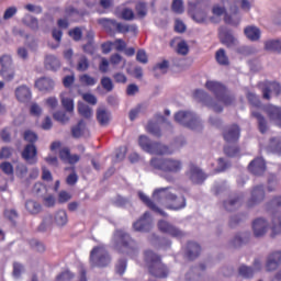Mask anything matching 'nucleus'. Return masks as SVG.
<instances>
[{"instance_id":"obj_1","label":"nucleus","mask_w":281,"mask_h":281,"mask_svg":"<svg viewBox=\"0 0 281 281\" xmlns=\"http://www.w3.org/2000/svg\"><path fill=\"white\" fill-rule=\"evenodd\" d=\"M205 87L215 97L214 101H210L207 103V106L213 109L215 113H221V111H223V106L232 104L234 98L227 93V89H225V86L221 82L209 80L206 81Z\"/></svg>"},{"instance_id":"obj_2","label":"nucleus","mask_w":281,"mask_h":281,"mask_svg":"<svg viewBox=\"0 0 281 281\" xmlns=\"http://www.w3.org/2000/svg\"><path fill=\"white\" fill-rule=\"evenodd\" d=\"M154 201L168 207V210H183L186 207V198L177 195V190L161 188L154 191Z\"/></svg>"},{"instance_id":"obj_3","label":"nucleus","mask_w":281,"mask_h":281,"mask_svg":"<svg viewBox=\"0 0 281 281\" xmlns=\"http://www.w3.org/2000/svg\"><path fill=\"white\" fill-rule=\"evenodd\" d=\"M153 168L161 170V172H169L170 175H177L183 170V162L180 159L167 158V159H151Z\"/></svg>"},{"instance_id":"obj_4","label":"nucleus","mask_w":281,"mask_h":281,"mask_svg":"<svg viewBox=\"0 0 281 281\" xmlns=\"http://www.w3.org/2000/svg\"><path fill=\"white\" fill-rule=\"evenodd\" d=\"M145 262L151 276L156 278H166V276H168V269H166V266L161 263L159 256L155 255V252L147 250L145 252Z\"/></svg>"},{"instance_id":"obj_5","label":"nucleus","mask_w":281,"mask_h":281,"mask_svg":"<svg viewBox=\"0 0 281 281\" xmlns=\"http://www.w3.org/2000/svg\"><path fill=\"white\" fill-rule=\"evenodd\" d=\"M69 223V216L67 215V211L58 210L54 213V215L46 216L42 224L40 225L41 232H45V229H49L52 225H56V227H65Z\"/></svg>"},{"instance_id":"obj_6","label":"nucleus","mask_w":281,"mask_h":281,"mask_svg":"<svg viewBox=\"0 0 281 281\" xmlns=\"http://www.w3.org/2000/svg\"><path fill=\"white\" fill-rule=\"evenodd\" d=\"M138 145L145 153H149V155H170L172 153L167 146L150 142L146 135L139 136Z\"/></svg>"},{"instance_id":"obj_7","label":"nucleus","mask_w":281,"mask_h":281,"mask_svg":"<svg viewBox=\"0 0 281 281\" xmlns=\"http://www.w3.org/2000/svg\"><path fill=\"white\" fill-rule=\"evenodd\" d=\"M110 262L111 257H109V252L104 245H99L91 250L90 263L92 267H108Z\"/></svg>"},{"instance_id":"obj_8","label":"nucleus","mask_w":281,"mask_h":281,"mask_svg":"<svg viewBox=\"0 0 281 281\" xmlns=\"http://www.w3.org/2000/svg\"><path fill=\"white\" fill-rule=\"evenodd\" d=\"M175 120L178 122V124L187 126L192 131H199V128H201V121L192 112H178L175 115Z\"/></svg>"},{"instance_id":"obj_9","label":"nucleus","mask_w":281,"mask_h":281,"mask_svg":"<svg viewBox=\"0 0 281 281\" xmlns=\"http://www.w3.org/2000/svg\"><path fill=\"white\" fill-rule=\"evenodd\" d=\"M247 98L250 104H252L251 114H252V117H256V120L258 121L260 133H267V128H268L267 121L260 114V112H258V109H260V100L254 92H249L247 94Z\"/></svg>"},{"instance_id":"obj_10","label":"nucleus","mask_w":281,"mask_h":281,"mask_svg":"<svg viewBox=\"0 0 281 281\" xmlns=\"http://www.w3.org/2000/svg\"><path fill=\"white\" fill-rule=\"evenodd\" d=\"M50 150H53V153H55V150H59V157L61 161H64L65 164H70L74 166V164H78V161H80V157L76 154L71 155V153L69 151V148L67 147L60 148V142H54L50 145Z\"/></svg>"},{"instance_id":"obj_11","label":"nucleus","mask_w":281,"mask_h":281,"mask_svg":"<svg viewBox=\"0 0 281 281\" xmlns=\"http://www.w3.org/2000/svg\"><path fill=\"white\" fill-rule=\"evenodd\" d=\"M238 8L248 11L251 8V3L248 0H236L234 4L231 7L232 15L226 14L224 18L225 23H229L231 25L238 24V20H234L236 19V14H238Z\"/></svg>"},{"instance_id":"obj_12","label":"nucleus","mask_w":281,"mask_h":281,"mask_svg":"<svg viewBox=\"0 0 281 281\" xmlns=\"http://www.w3.org/2000/svg\"><path fill=\"white\" fill-rule=\"evenodd\" d=\"M189 14L191 19L195 21V23H210V21L214 22L213 18L207 16V13L203 10L196 11V4L189 2Z\"/></svg>"},{"instance_id":"obj_13","label":"nucleus","mask_w":281,"mask_h":281,"mask_svg":"<svg viewBox=\"0 0 281 281\" xmlns=\"http://www.w3.org/2000/svg\"><path fill=\"white\" fill-rule=\"evenodd\" d=\"M269 232V222L265 217L256 218L252 222V234L256 238H262Z\"/></svg>"},{"instance_id":"obj_14","label":"nucleus","mask_w":281,"mask_h":281,"mask_svg":"<svg viewBox=\"0 0 281 281\" xmlns=\"http://www.w3.org/2000/svg\"><path fill=\"white\" fill-rule=\"evenodd\" d=\"M260 89L262 91L265 100H270L271 95H280L281 87L278 82H263L260 83Z\"/></svg>"},{"instance_id":"obj_15","label":"nucleus","mask_w":281,"mask_h":281,"mask_svg":"<svg viewBox=\"0 0 281 281\" xmlns=\"http://www.w3.org/2000/svg\"><path fill=\"white\" fill-rule=\"evenodd\" d=\"M158 228L160 229V232H164V234H169V236H173V238H183V232L166 221H160L158 223Z\"/></svg>"},{"instance_id":"obj_16","label":"nucleus","mask_w":281,"mask_h":281,"mask_svg":"<svg viewBox=\"0 0 281 281\" xmlns=\"http://www.w3.org/2000/svg\"><path fill=\"white\" fill-rule=\"evenodd\" d=\"M187 177H189L193 183H203V181L206 179L205 173H203V171L194 165L190 166Z\"/></svg>"},{"instance_id":"obj_17","label":"nucleus","mask_w":281,"mask_h":281,"mask_svg":"<svg viewBox=\"0 0 281 281\" xmlns=\"http://www.w3.org/2000/svg\"><path fill=\"white\" fill-rule=\"evenodd\" d=\"M281 262V250L272 251L267 259L266 268L268 271H276L280 267Z\"/></svg>"},{"instance_id":"obj_18","label":"nucleus","mask_w":281,"mask_h":281,"mask_svg":"<svg viewBox=\"0 0 281 281\" xmlns=\"http://www.w3.org/2000/svg\"><path fill=\"white\" fill-rule=\"evenodd\" d=\"M113 243L115 244V247H128L133 240H131V237L128 234L124 233L123 231H116L113 237Z\"/></svg>"},{"instance_id":"obj_19","label":"nucleus","mask_w":281,"mask_h":281,"mask_svg":"<svg viewBox=\"0 0 281 281\" xmlns=\"http://www.w3.org/2000/svg\"><path fill=\"white\" fill-rule=\"evenodd\" d=\"M240 137V128L238 125L227 127L224 132V139L227 144H236V140Z\"/></svg>"},{"instance_id":"obj_20","label":"nucleus","mask_w":281,"mask_h":281,"mask_svg":"<svg viewBox=\"0 0 281 281\" xmlns=\"http://www.w3.org/2000/svg\"><path fill=\"white\" fill-rule=\"evenodd\" d=\"M15 98L18 102H30L32 100V90L27 86H19L15 89Z\"/></svg>"},{"instance_id":"obj_21","label":"nucleus","mask_w":281,"mask_h":281,"mask_svg":"<svg viewBox=\"0 0 281 281\" xmlns=\"http://www.w3.org/2000/svg\"><path fill=\"white\" fill-rule=\"evenodd\" d=\"M36 146L34 145H26L24 150L22 151V157L27 161V164H36L38 161L37 158Z\"/></svg>"},{"instance_id":"obj_22","label":"nucleus","mask_w":281,"mask_h":281,"mask_svg":"<svg viewBox=\"0 0 281 281\" xmlns=\"http://www.w3.org/2000/svg\"><path fill=\"white\" fill-rule=\"evenodd\" d=\"M262 268V262L260 260H256L254 263V268L247 267V266H241L239 268V276L241 278H251L256 271H260Z\"/></svg>"},{"instance_id":"obj_23","label":"nucleus","mask_w":281,"mask_h":281,"mask_svg":"<svg viewBox=\"0 0 281 281\" xmlns=\"http://www.w3.org/2000/svg\"><path fill=\"white\" fill-rule=\"evenodd\" d=\"M135 232H148L150 229V214L145 213L140 220L133 225Z\"/></svg>"},{"instance_id":"obj_24","label":"nucleus","mask_w":281,"mask_h":281,"mask_svg":"<svg viewBox=\"0 0 281 281\" xmlns=\"http://www.w3.org/2000/svg\"><path fill=\"white\" fill-rule=\"evenodd\" d=\"M61 100V105L68 113H74V98L71 97V92L69 91H64L59 95Z\"/></svg>"},{"instance_id":"obj_25","label":"nucleus","mask_w":281,"mask_h":281,"mask_svg":"<svg viewBox=\"0 0 281 281\" xmlns=\"http://www.w3.org/2000/svg\"><path fill=\"white\" fill-rule=\"evenodd\" d=\"M266 113L277 126H281V109L274 105H268L266 108Z\"/></svg>"},{"instance_id":"obj_26","label":"nucleus","mask_w":281,"mask_h":281,"mask_svg":"<svg viewBox=\"0 0 281 281\" xmlns=\"http://www.w3.org/2000/svg\"><path fill=\"white\" fill-rule=\"evenodd\" d=\"M54 80L47 77L40 78L35 81V87L40 91H53L54 90Z\"/></svg>"},{"instance_id":"obj_27","label":"nucleus","mask_w":281,"mask_h":281,"mask_svg":"<svg viewBox=\"0 0 281 281\" xmlns=\"http://www.w3.org/2000/svg\"><path fill=\"white\" fill-rule=\"evenodd\" d=\"M248 169L250 170V172H252V175H262V172H265L266 170L265 159L257 158L252 160L249 164Z\"/></svg>"},{"instance_id":"obj_28","label":"nucleus","mask_w":281,"mask_h":281,"mask_svg":"<svg viewBox=\"0 0 281 281\" xmlns=\"http://www.w3.org/2000/svg\"><path fill=\"white\" fill-rule=\"evenodd\" d=\"M220 38L224 45H227V47L236 45V38H234V35H232V33L227 32L226 27L220 29Z\"/></svg>"},{"instance_id":"obj_29","label":"nucleus","mask_w":281,"mask_h":281,"mask_svg":"<svg viewBox=\"0 0 281 281\" xmlns=\"http://www.w3.org/2000/svg\"><path fill=\"white\" fill-rule=\"evenodd\" d=\"M262 199H265V189H262V187H256L251 191L249 205H255V203H260Z\"/></svg>"},{"instance_id":"obj_30","label":"nucleus","mask_w":281,"mask_h":281,"mask_svg":"<svg viewBox=\"0 0 281 281\" xmlns=\"http://www.w3.org/2000/svg\"><path fill=\"white\" fill-rule=\"evenodd\" d=\"M97 120L99 124H101V126H106V124L111 122V113H109V111H106L105 109L101 108L97 111Z\"/></svg>"},{"instance_id":"obj_31","label":"nucleus","mask_w":281,"mask_h":281,"mask_svg":"<svg viewBox=\"0 0 281 281\" xmlns=\"http://www.w3.org/2000/svg\"><path fill=\"white\" fill-rule=\"evenodd\" d=\"M138 196L140 199V201H143V203H145V205L149 206L150 210H154V212H158V214H160L161 216H166V213L161 210H159L155 203H153V201H150V199L144 194V192L139 191L138 192Z\"/></svg>"},{"instance_id":"obj_32","label":"nucleus","mask_w":281,"mask_h":281,"mask_svg":"<svg viewBox=\"0 0 281 281\" xmlns=\"http://www.w3.org/2000/svg\"><path fill=\"white\" fill-rule=\"evenodd\" d=\"M244 34L249 41H260V29L256 26H247Z\"/></svg>"},{"instance_id":"obj_33","label":"nucleus","mask_w":281,"mask_h":281,"mask_svg":"<svg viewBox=\"0 0 281 281\" xmlns=\"http://www.w3.org/2000/svg\"><path fill=\"white\" fill-rule=\"evenodd\" d=\"M45 67L46 69H50V71H56V69L60 68V60L54 55H47L45 58Z\"/></svg>"},{"instance_id":"obj_34","label":"nucleus","mask_w":281,"mask_h":281,"mask_svg":"<svg viewBox=\"0 0 281 281\" xmlns=\"http://www.w3.org/2000/svg\"><path fill=\"white\" fill-rule=\"evenodd\" d=\"M201 254V246L196 243H189L187 247V256L190 260H194Z\"/></svg>"},{"instance_id":"obj_35","label":"nucleus","mask_w":281,"mask_h":281,"mask_svg":"<svg viewBox=\"0 0 281 281\" xmlns=\"http://www.w3.org/2000/svg\"><path fill=\"white\" fill-rule=\"evenodd\" d=\"M271 236H278L281 234V214L277 213L272 217Z\"/></svg>"},{"instance_id":"obj_36","label":"nucleus","mask_w":281,"mask_h":281,"mask_svg":"<svg viewBox=\"0 0 281 281\" xmlns=\"http://www.w3.org/2000/svg\"><path fill=\"white\" fill-rule=\"evenodd\" d=\"M0 76L7 82H12V79L16 76V70L14 69V66L11 68L0 69Z\"/></svg>"},{"instance_id":"obj_37","label":"nucleus","mask_w":281,"mask_h":281,"mask_svg":"<svg viewBox=\"0 0 281 281\" xmlns=\"http://www.w3.org/2000/svg\"><path fill=\"white\" fill-rule=\"evenodd\" d=\"M114 30H117L121 34H126V32H137V26L115 22Z\"/></svg>"},{"instance_id":"obj_38","label":"nucleus","mask_w":281,"mask_h":281,"mask_svg":"<svg viewBox=\"0 0 281 281\" xmlns=\"http://www.w3.org/2000/svg\"><path fill=\"white\" fill-rule=\"evenodd\" d=\"M78 111L79 113L82 115V117H92L93 116V110H91V108H89V105L79 102L78 103Z\"/></svg>"},{"instance_id":"obj_39","label":"nucleus","mask_w":281,"mask_h":281,"mask_svg":"<svg viewBox=\"0 0 281 281\" xmlns=\"http://www.w3.org/2000/svg\"><path fill=\"white\" fill-rule=\"evenodd\" d=\"M0 65H1V69H8L11 67H14V61L12 60V55H2L0 57Z\"/></svg>"},{"instance_id":"obj_40","label":"nucleus","mask_w":281,"mask_h":281,"mask_svg":"<svg viewBox=\"0 0 281 281\" xmlns=\"http://www.w3.org/2000/svg\"><path fill=\"white\" fill-rule=\"evenodd\" d=\"M99 25H102L106 32H111V30H115V20L102 18L98 20Z\"/></svg>"},{"instance_id":"obj_41","label":"nucleus","mask_w":281,"mask_h":281,"mask_svg":"<svg viewBox=\"0 0 281 281\" xmlns=\"http://www.w3.org/2000/svg\"><path fill=\"white\" fill-rule=\"evenodd\" d=\"M79 82H81V85H85L86 87H93L98 83V79L86 74L79 77Z\"/></svg>"},{"instance_id":"obj_42","label":"nucleus","mask_w":281,"mask_h":281,"mask_svg":"<svg viewBox=\"0 0 281 281\" xmlns=\"http://www.w3.org/2000/svg\"><path fill=\"white\" fill-rule=\"evenodd\" d=\"M25 209L30 214H38L41 212V204H38L36 201L29 200L25 203Z\"/></svg>"},{"instance_id":"obj_43","label":"nucleus","mask_w":281,"mask_h":281,"mask_svg":"<svg viewBox=\"0 0 281 281\" xmlns=\"http://www.w3.org/2000/svg\"><path fill=\"white\" fill-rule=\"evenodd\" d=\"M85 131H87V126L83 121H80L76 126L72 127L74 137H82L85 135Z\"/></svg>"},{"instance_id":"obj_44","label":"nucleus","mask_w":281,"mask_h":281,"mask_svg":"<svg viewBox=\"0 0 281 281\" xmlns=\"http://www.w3.org/2000/svg\"><path fill=\"white\" fill-rule=\"evenodd\" d=\"M168 67H169L168 60H162L154 67V71L156 76H159L161 74H167Z\"/></svg>"},{"instance_id":"obj_45","label":"nucleus","mask_w":281,"mask_h":281,"mask_svg":"<svg viewBox=\"0 0 281 281\" xmlns=\"http://www.w3.org/2000/svg\"><path fill=\"white\" fill-rule=\"evenodd\" d=\"M23 24L31 27V30H36L38 27V20L32 15H25Z\"/></svg>"},{"instance_id":"obj_46","label":"nucleus","mask_w":281,"mask_h":281,"mask_svg":"<svg viewBox=\"0 0 281 281\" xmlns=\"http://www.w3.org/2000/svg\"><path fill=\"white\" fill-rule=\"evenodd\" d=\"M53 117L56 120V122H60V124H67V122H69V116H67V113L63 111L55 112Z\"/></svg>"},{"instance_id":"obj_47","label":"nucleus","mask_w":281,"mask_h":281,"mask_svg":"<svg viewBox=\"0 0 281 281\" xmlns=\"http://www.w3.org/2000/svg\"><path fill=\"white\" fill-rule=\"evenodd\" d=\"M44 104L45 106H47V109H49L50 111H54L55 109L58 108V98L49 97L45 99Z\"/></svg>"},{"instance_id":"obj_48","label":"nucleus","mask_w":281,"mask_h":281,"mask_svg":"<svg viewBox=\"0 0 281 281\" xmlns=\"http://www.w3.org/2000/svg\"><path fill=\"white\" fill-rule=\"evenodd\" d=\"M171 10L176 12V14H183V0H173L171 4Z\"/></svg>"},{"instance_id":"obj_49","label":"nucleus","mask_w":281,"mask_h":281,"mask_svg":"<svg viewBox=\"0 0 281 281\" xmlns=\"http://www.w3.org/2000/svg\"><path fill=\"white\" fill-rule=\"evenodd\" d=\"M216 60L220 65H228L229 59L227 58V55L225 54L224 49H220L216 52Z\"/></svg>"},{"instance_id":"obj_50","label":"nucleus","mask_w":281,"mask_h":281,"mask_svg":"<svg viewBox=\"0 0 281 281\" xmlns=\"http://www.w3.org/2000/svg\"><path fill=\"white\" fill-rule=\"evenodd\" d=\"M101 87L105 91H113V80H111V78H109V77H103L101 79Z\"/></svg>"},{"instance_id":"obj_51","label":"nucleus","mask_w":281,"mask_h":281,"mask_svg":"<svg viewBox=\"0 0 281 281\" xmlns=\"http://www.w3.org/2000/svg\"><path fill=\"white\" fill-rule=\"evenodd\" d=\"M146 130L148 133H151V135H161V132L159 131V125L155 122H149L146 126Z\"/></svg>"},{"instance_id":"obj_52","label":"nucleus","mask_w":281,"mask_h":281,"mask_svg":"<svg viewBox=\"0 0 281 281\" xmlns=\"http://www.w3.org/2000/svg\"><path fill=\"white\" fill-rule=\"evenodd\" d=\"M121 19H124L125 21H133V19H135V13L133 10L125 8L121 12Z\"/></svg>"},{"instance_id":"obj_53","label":"nucleus","mask_w":281,"mask_h":281,"mask_svg":"<svg viewBox=\"0 0 281 281\" xmlns=\"http://www.w3.org/2000/svg\"><path fill=\"white\" fill-rule=\"evenodd\" d=\"M238 205H240L238 199H231L224 203V207H226V210H228L229 212H232V210H236Z\"/></svg>"},{"instance_id":"obj_54","label":"nucleus","mask_w":281,"mask_h":281,"mask_svg":"<svg viewBox=\"0 0 281 281\" xmlns=\"http://www.w3.org/2000/svg\"><path fill=\"white\" fill-rule=\"evenodd\" d=\"M110 63L111 65H120V63H123V68L126 67V60H124L122 58V56H120V54H114L110 57Z\"/></svg>"},{"instance_id":"obj_55","label":"nucleus","mask_w":281,"mask_h":281,"mask_svg":"<svg viewBox=\"0 0 281 281\" xmlns=\"http://www.w3.org/2000/svg\"><path fill=\"white\" fill-rule=\"evenodd\" d=\"M24 139L25 142H30V144H34V142H37L38 136L32 131H26L24 132Z\"/></svg>"},{"instance_id":"obj_56","label":"nucleus","mask_w":281,"mask_h":281,"mask_svg":"<svg viewBox=\"0 0 281 281\" xmlns=\"http://www.w3.org/2000/svg\"><path fill=\"white\" fill-rule=\"evenodd\" d=\"M0 169L4 175H13L14 173V167H12V164L10 162H2L0 165Z\"/></svg>"},{"instance_id":"obj_57","label":"nucleus","mask_w":281,"mask_h":281,"mask_svg":"<svg viewBox=\"0 0 281 281\" xmlns=\"http://www.w3.org/2000/svg\"><path fill=\"white\" fill-rule=\"evenodd\" d=\"M278 40H269L265 43V49L268 52H277Z\"/></svg>"},{"instance_id":"obj_58","label":"nucleus","mask_w":281,"mask_h":281,"mask_svg":"<svg viewBox=\"0 0 281 281\" xmlns=\"http://www.w3.org/2000/svg\"><path fill=\"white\" fill-rule=\"evenodd\" d=\"M30 113L31 115H35L36 117H38L43 113V108H41V105H38L37 103H32L30 108Z\"/></svg>"},{"instance_id":"obj_59","label":"nucleus","mask_w":281,"mask_h":281,"mask_svg":"<svg viewBox=\"0 0 281 281\" xmlns=\"http://www.w3.org/2000/svg\"><path fill=\"white\" fill-rule=\"evenodd\" d=\"M78 71H87L89 69V60H87V57H81L78 65H77Z\"/></svg>"},{"instance_id":"obj_60","label":"nucleus","mask_w":281,"mask_h":281,"mask_svg":"<svg viewBox=\"0 0 281 281\" xmlns=\"http://www.w3.org/2000/svg\"><path fill=\"white\" fill-rule=\"evenodd\" d=\"M16 12H18L16 7H10V8H8V9L4 11V14H3L4 21H8V20L12 19V16H14V14H16Z\"/></svg>"},{"instance_id":"obj_61","label":"nucleus","mask_w":281,"mask_h":281,"mask_svg":"<svg viewBox=\"0 0 281 281\" xmlns=\"http://www.w3.org/2000/svg\"><path fill=\"white\" fill-rule=\"evenodd\" d=\"M136 12H137V16L139 19H144V16H146V13H147V9H146V4L144 3H138L136 5Z\"/></svg>"},{"instance_id":"obj_62","label":"nucleus","mask_w":281,"mask_h":281,"mask_svg":"<svg viewBox=\"0 0 281 281\" xmlns=\"http://www.w3.org/2000/svg\"><path fill=\"white\" fill-rule=\"evenodd\" d=\"M188 52H189V48H188V43H186V41H181L180 43H178V54L186 56Z\"/></svg>"},{"instance_id":"obj_63","label":"nucleus","mask_w":281,"mask_h":281,"mask_svg":"<svg viewBox=\"0 0 281 281\" xmlns=\"http://www.w3.org/2000/svg\"><path fill=\"white\" fill-rule=\"evenodd\" d=\"M67 201H71V194L69 192H66V191L59 192L58 202L59 203H67Z\"/></svg>"},{"instance_id":"obj_64","label":"nucleus","mask_w":281,"mask_h":281,"mask_svg":"<svg viewBox=\"0 0 281 281\" xmlns=\"http://www.w3.org/2000/svg\"><path fill=\"white\" fill-rule=\"evenodd\" d=\"M270 148H272L276 153H279L281 155V142L272 138L270 140Z\"/></svg>"}]
</instances>
